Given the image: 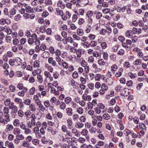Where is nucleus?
I'll return each mask as SVG.
<instances>
[{"mask_svg":"<svg viewBox=\"0 0 148 148\" xmlns=\"http://www.w3.org/2000/svg\"><path fill=\"white\" fill-rule=\"evenodd\" d=\"M31 38H29L27 40L28 43L31 45L35 43V45H40L39 38L37 37L36 34L34 33L31 35Z\"/></svg>","mask_w":148,"mask_h":148,"instance_id":"f257e3e1","label":"nucleus"},{"mask_svg":"<svg viewBox=\"0 0 148 148\" xmlns=\"http://www.w3.org/2000/svg\"><path fill=\"white\" fill-rule=\"evenodd\" d=\"M9 109L12 110L10 113L12 115V117H13V115L15 116L16 115V114L18 111V108L16 106H14V107L13 106L12 107H11Z\"/></svg>","mask_w":148,"mask_h":148,"instance_id":"f03ea898","label":"nucleus"},{"mask_svg":"<svg viewBox=\"0 0 148 148\" xmlns=\"http://www.w3.org/2000/svg\"><path fill=\"white\" fill-rule=\"evenodd\" d=\"M133 50L135 51H136L138 53V56L139 58H142L143 57V54L140 49L136 47L134 48L133 49Z\"/></svg>","mask_w":148,"mask_h":148,"instance_id":"7ed1b4c3","label":"nucleus"},{"mask_svg":"<svg viewBox=\"0 0 148 148\" xmlns=\"http://www.w3.org/2000/svg\"><path fill=\"white\" fill-rule=\"evenodd\" d=\"M67 123L68 129L69 130L71 129L73 127L72 126L73 123L71 119L70 118H68L67 120Z\"/></svg>","mask_w":148,"mask_h":148,"instance_id":"20e7f679","label":"nucleus"},{"mask_svg":"<svg viewBox=\"0 0 148 148\" xmlns=\"http://www.w3.org/2000/svg\"><path fill=\"white\" fill-rule=\"evenodd\" d=\"M71 16V15L69 14V12L66 11V13L63 16H62V18L63 20L66 21L68 19H69Z\"/></svg>","mask_w":148,"mask_h":148,"instance_id":"39448f33","label":"nucleus"},{"mask_svg":"<svg viewBox=\"0 0 148 148\" xmlns=\"http://www.w3.org/2000/svg\"><path fill=\"white\" fill-rule=\"evenodd\" d=\"M123 71V69L121 68L119 69L118 71L115 74V76L116 77H120L122 74V72Z\"/></svg>","mask_w":148,"mask_h":148,"instance_id":"423d86ee","label":"nucleus"},{"mask_svg":"<svg viewBox=\"0 0 148 148\" xmlns=\"http://www.w3.org/2000/svg\"><path fill=\"white\" fill-rule=\"evenodd\" d=\"M44 75L46 77L49 78L50 82L53 81V77L51 76V75L49 72L46 71H45L44 72Z\"/></svg>","mask_w":148,"mask_h":148,"instance_id":"0eeeda50","label":"nucleus"},{"mask_svg":"<svg viewBox=\"0 0 148 148\" xmlns=\"http://www.w3.org/2000/svg\"><path fill=\"white\" fill-rule=\"evenodd\" d=\"M9 64L11 66H14L18 63V60L16 59H10L9 62Z\"/></svg>","mask_w":148,"mask_h":148,"instance_id":"6e6552de","label":"nucleus"},{"mask_svg":"<svg viewBox=\"0 0 148 148\" xmlns=\"http://www.w3.org/2000/svg\"><path fill=\"white\" fill-rule=\"evenodd\" d=\"M35 120L34 119H31V121H29L28 123V127L29 128H31L32 127L36 125Z\"/></svg>","mask_w":148,"mask_h":148,"instance_id":"1a4fd4ad","label":"nucleus"},{"mask_svg":"<svg viewBox=\"0 0 148 148\" xmlns=\"http://www.w3.org/2000/svg\"><path fill=\"white\" fill-rule=\"evenodd\" d=\"M5 145L8 147L9 148H14V146L12 142L10 143L9 141H7L5 143Z\"/></svg>","mask_w":148,"mask_h":148,"instance_id":"9d476101","label":"nucleus"},{"mask_svg":"<svg viewBox=\"0 0 148 148\" xmlns=\"http://www.w3.org/2000/svg\"><path fill=\"white\" fill-rule=\"evenodd\" d=\"M117 66L116 64H113L111 67V71L114 74L115 72L118 69Z\"/></svg>","mask_w":148,"mask_h":148,"instance_id":"9b49d317","label":"nucleus"},{"mask_svg":"<svg viewBox=\"0 0 148 148\" xmlns=\"http://www.w3.org/2000/svg\"><path fill=\"white\" fill-rule=\"evenodd\" d=\"M133 64L134 65H140L142 64L141 60L137 59L133 62Z\"/></svg>","mask_w":148,"mask_h":148,"instance_id":"f8f14e48","label":"nucleus"},{"mask_svg":"<svg viewBox=\"0 0 148 148\" xmlns=\"http://www.w3.org/2000/svg\"><path fill=\"white\" fill-rule=\"evenodd\" d=\"M84 126V124L82 122H77L76 123L75 127L78 128L80 129Z\"/></svg>","mask_w":148,"mask_h":148,"instance_id":"ddd939ff","label":"nucleus"},{"mask_svg":"<svg viewBox=\"0 0 148 148\" xmlns=\"http://www.w3.org/2000/svg\"><path fill=\"white\" fill-rule=\"evenodd\" d=\"M72 109L70 108H68L66 109V113L69 116L72 115L73 112H72Z\"/></svg>","mask_w":148,"mask_h":148,"instance_id":"4468645a","label":"nucleus"},{"mask_svg":"<svg viewBox=\"0 0 148 148\" xmlns=\"http://www.w3.org/2000/svg\"><path fill=\"white\" fill-rule=\"evenodd\" d=\"M50 53L48 51H45L42 54V56L44 58H47L49 56Z\"/></svg>","mask_w":148,"mask_h":148,"instance_id":"2eb2a0df","label":"nucleus"},{"mask_svg":"<svg viewBox=\"0 0 148 148\" xmlns=\"http://www.w3.org/2000/svg\"><path fill=\"white\" fill-rule=\"evenodd\" d=\"M64 101L66 104H68L72 101V99L70 97H68L64 98Z\"/></svg>","mask_w":148,"mask_h":148,"instance_id":"dca6fc26","label":"nucleus"},{"mask_svg":"<svg viewBox=\"0 0 148 148\" xmlns=\"http://www.w3.org/2000/svg\"><path fill=\"white\" fill-rule=\"evenodd\" d=\"M11 99L9 98H7L4 101V104L6 106H9L10 103Z\"/></svg>","mask_w":148,"mask_h":148,"instance_id":"f3484780","label":"nucleus"},{"mask_svg":"<svg viewBox=\"0 0 148 148\" xmlns=\"http://www.w3.org/2000/svg\"><path fill=\"white\" fill-rule=\"evenodd\" d=\"M16 139L21 140H23L24 139V137L23 134H19L16 136Z\"/></svg>","mask_w":148,"mask_h":148,"instance_id":"a211bd4d","label":"nucleus"},{"mask_svg":"<svg viewBox=\"0 0 148 148\" xmlns=\"http://www.w3.org/2000/svg\"><path fill=\"white\" fill-rule=\"evenodd\" d=\"M103 118L104 119L108 120L110 119V116L108 114L106 113L103 115Z\"/></svg>","mask_w":148,"mask_h":148,"instance_id":"6ab92c4d","label":"nucleus"},{"mask_svg":"<svg viewBox=\"0 0 148 148\" xmlns=\"http://www.w3.org/2000/svg\"><path fill=\"white\" fill-rule=\"evenodd\" d=\"M83 99L85 100L90 101L91 99V97L90 95L86 96L84 95L83 96Z\"/></svg>","mask_w":148,"mask_h":148,"instance_id":"aec40b11","label":"nucleus"},{"mask_svg":"<svg viewBox=\"0 0 148 148\" xmlns=\"http://www.w3.org/2000/svg\"><path fill=\"white\" fill-rule=\"evenodd\" d=\"M82 51V50L81 49H79L77 51H76L77 57L79 58L81 56Z\"/></svg>","mask_w":148,"mask_h":148,"instance_id":"412c9836","label":"nucleus"},{"mask_svg":"<svg viewBox=\"0 0 148 148\" xmlns=\"http://www.w3.org/2000/svg\"><path fill=\"white\" fill-rule=\"evenodd\" d=\"M9 89L10 92H14L16 90V88L12 85H11L9 87Z\"/></svg>","mask_w":148,"mask_h":148,"instance_id":"4be33fe9","label":"nucleus"},{"mask_svg":"<svg viewBox=\"0 0 148 148\" xmlns=\"http://www.w3.org/2000/svg\"><path fill=\"white\" fill-rule=\"evenodd\" d=\"M60 105V109L62 110H64L65 109L66 107V105L64 102H61V103Z\"/></svg>","mask_w":148,"mask_h":148,"instance_id":"5701e85b","label":"nucleus"},{"mask_svg":"<svg viewBox=\"0 0 148 148\" xmlns=\"http://www.w3.org/2000/svg\"><path fill=\"white\" fill-rule=\"evenodd\" d=\"M125 35L128 37L131 38L132 36V33L131 30H128L126 32Z\"/></svg>","mask_w":148,"mask_h":148,"instance_id":"b1692460","label":"nucleus"},{"mask_svg":"<svg viewBox=\"0 0 148 148\" xmlns=\"http://www.w3.org/2000/svg\"><path fill=\"white\" fill-rule=\"evenodd\" d=\"M51 93L55 94V95H58L59 92L58 91H56L54 88H51Z\"/></svg>","mask_w":148,"mask_h":148,"instance_id":"393cba45","label":"nucleus"},{"mask_svg":"<svg viewBox=\"0 0 148 148\" xmlns=\"http://www.w3.org/2000/svg\"><path fill=\"white\" fill-rule=\"evenodd\" d=\"M77 33L79 36H82L83 34V30L80 29H78Z\"/></svg>","mask_w":148,"mask_h":148,"instance_id":"a878e982","label":"nucleus"},{"mask_svg":"<svg viewBox=\"0 0 148 148\" xmlns=\"http://www.w3.org/2000/svg\"><path fill=\"white\" fill-rule=\"evenodd\" d=\"M128 75L129 77L131 79L135 78L136 76L135 74H133L132 72H129L128 73Z\"/></svg>","mask_w":148,"mask_h":148,"instance_id":"bb28decb","label":"nucleus"},{"mask_svg":"<svg viewBox=\"0 0 148 148\" xmlns=\"http://www.w3.org/2000/svg\"><path fill=\"white\" fill-rule=\"evenodd\" d=\"M14 133V134L17 135L20 134V130L18 128H15L13 131Z\"/></svg>","mask_w":148,"mask_h":148,"instance_id":"cd10ccee","label":"nucleus"},{"mask_svg":"<svg viewBox=\"0 0 148 148\" xmlns=\"http://www.w3.org/2000/svg\"><path fill=\"white\" fill-rule=\"evenodd\" d=\"M37 77L38 79V82H39L40 83H42L43 82V79L42 76L40 75H38Z\"/></svg>","mask_w":148,"mask_h":148,"instance_id":"c85d7f7f","label":"nucleus"},{"mask_svg":"<svg viewBox=\"0 0 148 148\" xmlns=\"http://www.w3.org/2000/svg\"><path fill=\"white\" fill-rule=\"evenodd\" d=\"M13 124L15 126H18L19 125V121L18 120L15 119L13 122Z\"/></svg>","mask_w":148,"mask_h":148,"instance_id":"c756f323","label":"nucleus"},{"mask_svg":"<svg viewBox=\"0 0 148 148\" xmlns=\"http://www.w3.org/2000/svg\"><path fill=\"white\" fill-rule=\"evenodd\" d=\"M29 144L26 141H24L23 142L22 145L25 147H27L29 146Z\"/></svg>","mask_w":148,"mask_h":148,"instance_id":"7c9ffc66","label":"nucleus"},{"mask_svg":"<svg viewBox=\"0 0 148 148\" xmlns=\"http://www.w3.org/2000/svg\"><path fill=\"white\" fill-rule=\"evenodd\" d=\"M18 114L19 116L20 117H23L24 116V112L21 110H19L18 111Z\"/></svg>","mask_w":148,"mask_h":148,"instance_id":"2f4dec72","label":"nucleus"},{"mask_svg":"<svg viewBox=\"0 0 148 148\" xmlns=\"http://www.w3.org/2000/svg\"><path fill=\"white\" fill-rule=\"evenodd\" d=\"M97 104L96 103V100H93L92 101V103H91L90 102H89L88 103V106L89 107V106L90 105L91 106V105H93V106H95V105Z\"/></svg>","mask_w":148,"mask_h":148,"instance_id":"473e14b6","label":"nucleus"},{"mask_svg":"<svg viewBox=\"0 0 148 148\" xmlns=\"http://www.w3.org/2000/svg\"><path fill=\"white\" fill-rule=\"evenodd\" d=\"M13 126L12 125H8L6 126V129L7 131H11L13 129Z\"/></svg>","mask_w":148,"mask_h":148,"instance_id":"72a5a7b5","label":"nucleus"},{"mask_svg":"<svg viewBox=\"0 0 148 148\" xmlns=\"http://www.w3.org/2000/svg\"><path fill=\"white\" fill-rule=\"evenodd\" d=\"M14 101L18 104L22 102V100L19 98L16 97L14 99Z\"/></svg>","mask_w":148,"mask_h":148,"instance_id":"f704fd0d","label":"nucleus"},{"mask_svg":"<svg viewBox=\"0 0 148 148\" xmlns=\"http://www.w3.org/2000/svg\"><path fill=\"white\" fill-rule=\"evenodd\" d=\"M77 111L79 114H82L84 112V110L82 107H79L77 109Z\"/></svg>","mask_w":148,"mask_h":148,"instance_id":"c9c22d12","label":"nucleus"},{"mask_svg":"<svg viewBox=\"0 0 148 148\" xmlns=\"http://www.w3.org/2000/svg\"><path fill=\"white\" fill-rule=\"evenodd\" d=\"M98 62L99 64L101 66H103L105 64V62H104L103 60V59H100L98 60Z\"/></svg>","mask_w":148,"mask_h":148,"instance_id":"e433bc0d","label":"nucleus"},{"mask_svg":"<svg viewBox=\"0 0 148 148\" xmlns=\"http://www.w3.org/2000/svg\"><path fill=\"white\" fill-rule=\"evenodd\" d=\"M88 133V131L87 130L84 129L82 130L81 132V134L82 135L85 136L87 135Z\"/></svg>","mask_w":148,"mask_h":148,"instance_id":"4c0bfd02","label":"nucleus"},{"mask_svg":"<svg viewBox=\"0 0 148 148\" xmlns=\"http://www.w3.org/2000/svg\"><path fill=\"white\" fill-rule=\"evenodd\" d=\"M9 112V109L6 107H5L3 109V112L4 114H8Z\"/></svg>","mask_w":148,"mask_h":148,"instance_id":"58836bf2","label":"nucleus"},{"mask_svg":"<svg viewBox=\"0 0 148 148\" xmlns=\"http://www.w3.org/2000/svg\"><path fill=\"white\" fill-rule=\"evenodd\" d=\"M29 108L32 111H35L36 109L34 104H31L30 105Z\"/></svg>","mask_w":148,"mask_h":148,"instance_id":"ea45409f","label":"nucleus"},{"mask_svg":"<svg viewBox=\"0 0 148 148\" xmlns=\"http://www.w3.org/2000/svg\"><path fill=\"white\" fill-rule=\"evenodd\" d=\"M40 63L38 60H35L34 62V66L35 67L38 68L39 66Z\"/></svg>","mask_w":148,"mask_h":148,"instance_id":"a19ab883","label":"nucleus"},{"mask_svg":"<svg viewBox=\"0 0 148 148\" xmlns=\"http://www.w3.org/2000/svg\"><path fill=\"white\" fill-rule=\"evenodd\" d=\"M103 12L105 14H107L110 12V9L109 8H104L102 9Z\"/></svg>","mask_w":148,"mask_h":148,"instance_id":"79ce46f5","label":"nucleus"},{"mask_svg":"<svg viewBox=\"0 0 148 148\" xmlns=\"http://www.w3.org/2000/svg\"><path fill=\"white\" fill-rule=\"evenodd\" d=\"M13 44L14 45H16L19 43V41L18 39L15 38L13 40Z\"/></svg>","mask_w":148,"mask_h":148,"instance_id":"37998d69","label":"nucleus"},{"mask_svg":"<svg viewBox=\"0 0 148 148\" xmlns=\"http://www.w3.org/2000/svg\"><path fill=\"white\" fill-rule=\"evenodd\" d=\"M72 76L73 78H76L78 77V74L77 71H75L72 74Z\"/></svg>","mask_w":148,"mask_h":148,"instance_id":"c03bdc74","label":"nucleus"},{"mask_svg":"<svg viewBox=\"0 0 148 148\" xmlns=\"http://www.w3.org/2000/svg\"><path fill=\"white\" fill-rule=\"evenodd\" d=\"M119 46L117 45H115L112 48V50L113 51L116 52Z\"/></svg>","mask_w":148,"mask_h":148,"instance_id":"a18cd8bd","label":"nucleus"},{"mask_svg":"<svg viewBox=\"0 0 148 148\" xmlns=\"http://www.w3.org/2000/svg\"><path fill=\"white\" fill-rule=\"evenodd\" d=\"M101 88L104 91L108 89V86L104 83L102 84Z\"/></svg>","mask_w":148,"mask_h":148,"instance_id":"49530a36","label":"nucleus"},{"mask_svg":"<svg viewBox=\"0 0 148 148\" xmlns=\"http://www.w3.org/2000/svg\"><path fill=\"white\" fill-rule=\"evenodd\" d=\"M72 131L73 133L75 134V136H78V132L76 129L74 128L72 130Z\"/></svg>","mask_w":148,"mask_h":148,"instance_id":"de8ad7c7","label":"nucleus"},{"mask_svg":"<svg viewBox=\"0 0 148 148\" xmlns=\"http://www.w3.org/2000/svg\"><path fill=\"white\" fill-rule=\"evenodd\" d=\"M23 84L19 83L17 85V87L20 90H21L23 88Z\"/></svg>","mask_w":148,"mask_h":148,"instance_id":"09e8293b","label":"nucleus"},{"mask_svg":"<svg viewBox=\"0 0 148 148\" xmlns=\"http://www.w3.org/2000/svg\"><path fill=\"white\" fill-rule=\"evenodd\" d=\"M124 51L123 49H121L117 52L118 54L120 55H123L124 54Z\"/></svg>","mask_w":148,"mask_h":148,"instance_id":"8fccbe9b","label":"nucleus"},{"mask_svg":"<svg viewBox=\"0 0 148 148\" xmlns=\"http://www.w3.org/2000/svg\"><path fill=\"white\" fill-rule=\"evenodd\" d=\"M31 131L28 128H26L25 130V133L27 135L31 133Z\"/></svg>","mask_w":148,"mask_h":148,"instance_id":"3c124183","label":"nucleus"},{"mask_svg":"<svg viewBox=\"0 0 148 148\" xmlns=\"http://www.w3.org/2000/svg\"><path fill=\"white\" fill-rule=\"evenodd\" d=\"M133 84V82L132 80L127 81L126 83L127 86L129 87L132 86Z\"/></svg>","mask_w":148,"mask_h":148,"instance_id":"603ef678","label":"nucleus"},{"mask_svg":"<svg viewBox=\"0 0 148 148\" xmlns=\"http://www.w3.org/2000/svg\"><path fill=\"white\" fill-rule=\"evenodd\" d=\"M69 64L66 62H63L62 66L64 68L67 69L69 67Z\"/></svg>","mask_w":148,"mask_h":148,"instance_id":"864d4df0","label":"nucleus"},{"mask_svg":"<svg viewBox=\"0 0 148 148\" xmlns=\"http://www.w3.org/2000/svg\"><path fill=\"white\" fill-rule=\"evenodd\" d=\"M78 141L79 143H83L85 142V140L84 138L81 137L79 138Z\"/></svg>","mask_w":148,"mask_h":148,"instance_id":"5fc2aeb1","label":"nucleus"},{"mask_svg":"<svg viewBox=\"0 0 148 148\" xmlns=\"http://www.w3.org/2000/svg\"><path fill=\"white\" fill-rule=\"evenodd\" d=\"M56 57L60 56L61 54V51L60 50L57 49L55 52Z\"/></svg>","mask_w":148,"mask_h":148,"instance_id":"6e6d98bb","label":"nucleus"},{"mask_svg":"<svg viewBox=\"0 0 148 148\" xmlns=\"http://www.w3.org/2000/svg\"><path fill=\"white\" fill-rule=\"evenodd\" d=\"M102 16V13L99 12H98L97 13L96 15V18L97 19H100Z\"/></svg>","mask_w":148,"mask_h":148,"instance_id":"4d7b16f0","label":"nucleus"},{"mask_svg":"<svg viewBox=\"0 0 148 148\" xmlns=\"http://www.w3.org/2000/svg\"><path fill=\"white\" fill-rule=\"evenodd\" d=\"M31 103V100L29 99H25L24 103L26 105H30Z\"/></svg>","mask_w":148,"mask_h":148,"instance_id":"13d9d810","label":"nucleus"},{"mask_svg":"<svg viewBox=\"0 0 148 148\" xmlns=\"http://www.w3.org/2000/svg\"><path fill=\"white\" fill-rule=\"evenodd\" d=\"M36 46L35 48V50L36 52L38 53L40 51V48H39V46L40 45H36Z\"/></svg>","mask_w":148,"mask_h":148,"instance_id":"bf43d9fd","label":"nucleus"},{"mask_svg":"<svg viewBox=\"0 0 148 148\" xmlns=\"http://www.w3.org/2000/svg\"><path fill=\"white\" fill-rule=\"evenodd\" d=\"M27 41L26 39L25 38H22L20 41V44L23 45L25 44Z\"/></svg>","mask_w":148,"mask_h":148,"instance_id":"052dcab7","label":"nucleus"},{"mask_svg":"<svg viewBox=\"0 0 148 148\" xmlns=\"http://www.w3.org/2000/svg\"><path fill=\"white\" fill-rule=\"evenodd\" d=\"M9 114H7L5 115V120L6 122H8L10 121V119L9 117Z\"/></svg>","mask_w":148,"mask_h":148,"instance_id":"680f3d73","label":"nucleus"},{"mask_svg":"<svg viewBox=\"0 0 148 148\" xmlns=\"http://www.w3.org/2000/svg\"><path fill=\"white\" fill-rule=\"evenodd\" d=\"M35 91V88L34 87H33L30 89L29 92L30 94L33 95Z\"/></svg>","mask_w":148,"mask_h":148,"instance_id":"e2e57ef3","label":"nucleus"},{"mask_svg":"<svg viewBox=\"0 0 148 148\" xmlns=\"http://www.w3.org/2000/svg\"><path fill=\"white\" fill-rule=\"evenodd\" d=\"M21 16L19 14H18L16 16H15L14 17V20L16 21H18L21 18Z\"/></svg>","mask_w":148,"mask_h":148,"instance_id":"0e129e2a","label":"nucleus"},{"mask_svg":"<svg viewBox=\"0 0 148 148\" xmlns=\"http://www.w3.org/2000/svg\"><path fill=\"white\" fill-rule=\"evenodd\" d=\"M101 45L102 48L103 49H105L107 46V45L105 42H102L101 44Z\"/></svg>","mask_w":148,"mask_h":148,"instance_id":"69168bd1","label":"nucleus"},{"mask_svg":"<svg viewBox=\"0 0 148 148\" xmlns=\"http://www.w3.org/2000/svg\"><path fill=\"white\" fill-rule=\"evenodd\" d=\"M86 15L88 18H90L92 16L93 14L92 11H89L87 12Z\"/></svg>","mask_w":148,"mask_h":148,"instance_id":"338daca9","label":"nucleus"},{"mask_svg":"<svg viewBox=\"0 0 148 148\" xmlns=\"http://www.w3.org/2000/svg\"><path fill=\"white\" fill-rule=\"evenodd\" d=\"M141 8L143 10H148V4H147L145 5H143Z\"/></svg>","mask_w":148,"mask_h":148,"instance_id":"774afa93","label":"nucleus"}]
</instances>
